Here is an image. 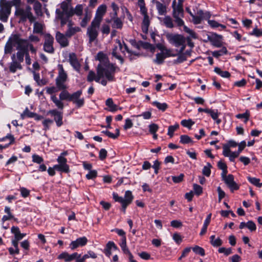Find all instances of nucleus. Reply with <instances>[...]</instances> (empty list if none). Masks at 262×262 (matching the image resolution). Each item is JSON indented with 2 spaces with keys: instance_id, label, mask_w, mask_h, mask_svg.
<instances>
[{
  "instance_id": "nucleus-18",
  "label": "nucleus",
  "mask_w": 262,
  "mask_h": 262,
  "mask_svg": "<svg viewBox=\"0 0 262 262\" xmlns=\"http://www.w3.org/2000/svg\"><path fill=\"white\" fill-rule=\"evenodd\" d=\"M69 62L72 67L77 71L80 69V64L79 62L76 54L71 53L69 55Z\"/></svg>"
},
{
  "instance_id": "nucleus-34",
  "label": "nucleus",
  "mask_w": 262,
  "mask_h": 262,
  "mask_svg": "<svg viewBox=\"0 0 262 262\" xmlns=\"http://www.w3.org/2000/svg\"><path fill=\"white\" fill-rule=\"evenodd\" d=\"M17 50L18 51L15 54V58L17 61L21 63L24 61V58L26 51L24 49H19Z\"/></svg>"
},
{
  "instance_id": "nucleus-15",
  "label": "nucleus",
  "mask_w": 262,
  "mask_h": 262,
  "mask_svg": "<svg viewBox=\"0 0 262 262\" xmlns=\"http://www.w3.org/2000/svg\"><path fill=\"white\" fill-rule=\"evenodd\" d=\"M223 181L229 188L231 191L233 192L234 190H236L239 189V186L234 181V176L232 174H228V177H226L225 179Z\"/></svg>"
},
{
  "instance_id": "nucleus-24",
  "label": "nucleus",
  "mask_w": 262,
  "mask_h": 262,
  "mask_svg": "<svg viewBox=\"0 0 262 262\" xmlns=\"http://www.w3.org/2000/svg\"><path fill=\"white\" fill-rule=\"evenodd\" d=\"M11 232L14 234L15 238L17 241H20L25 237L26 234L25 233H21L18 227L13 226L11 228Z\"/></svg>"
},
{
  "instance_id": "nucleus-49",
  "label": "nucleus",
  "mask_w": 262,
  "mask_h": 262,
  "mask_svg": "<svg viewBox=\"0 0 262 262\" xmlns=\"http://www.w3.org/2000/svg\"><path fill=\"white\" fill-rule=\"evenodd\" d=\"M34 10L35 12V13L37 15H41L42 14L41 12V4L38 2H36L34 3V7H33Z\"/></svg>"
},
{
  "instance_id": "nucleus-41",
  "label": "nucleus",
  "mask_w": 262,
  "mask_h": 262,
  "mask_svg": "<svg viewBox=\"0 0 262 262\" xmlns=\"http://www.w3.org/2000/svg\"><path fill=\"white\" fill-rule=\"evenodd\" d=\"M166 58V56L163 55V53H159L156 54V59L154 60V62L157 64H160L162 63L164 60Z\"/></svg>"
},
{
  "instance_id": "nucleus-54",
  "label": "nucleus",
  "mask_w": 262,
  "mask_h": 262,
  "mask_svg": "<svg viewBox=\"0 0 262 262\" xmlns=\"http://www.w3.org/2000/svg\"><path fill=\"white\" fill-rule=\"evenodd\" d=\"M138 6L139 7L140 12L143 16L148 14H147V9L145 7V2L141 3V4H138Z\"/></svg>"
},
{
  "instance_id": "nucleus-39",
  "label": "nucleus",
  "mask_w": 262,
  "mask_h": 262,
  "mask_svg": "<svg viewBox=\"0 0 262 262\" xmlns=\"http://www.w3.org/2000/svg\"><path fill=\"white\" fill-rule=\"evenodd\" d=\"M247 179L251 184L257 187L260 188L262 186V183H260V180L259 179L248 177Z\"/></svg>"
},
{
  "instance_id": "nucleus-50",
  "label": "nucleus",
  "mask_w": 262,
  "mask_h": 262,
  "mask_svg": "<svg viewBox=\"0 0 262 262\" xmlns=\"http://www.w3.org/2000/svg\"><path fill=\"white\" fill-rule=\"evenodd\" d=\"M120 246L121 247L122 251L124 252V253H129V250H128L126 246V237L121 238V242L120 244Z\"/></svg>"
},
{
  "instance_id": "nucleus-40",
  "label": "nucleus",
  "mask_w": 262,
  "mask_h": 262,
  "mask_svg": "<svg viewBox=\"0 0 262 262\" xmlns=\"http://www.w3.org/2000/svg\"><path fill=\"white\" fill-rule=\"evenodd\" d=\"M35 116H36V114L30 112L28 108H26L20 116L21 119H24L26 117L33 118Z\"/></svg>"
},
{
  "instance_id": "nucleus-46",
  "label": "nucleus",
  "mask_w": 262,
  "mask_h": 262,
  "mask_svg": "<svg viewBox=\"0 0 262 262\" xmlns=\"http://www.w3.org/2000/svg\"><path fill=\"white\" fill-rule=\"evenodd\" d=\"M82 93V91L79 90L72 94H70V101H72L73 102H75L77 99L80 98Z\"/></svg>"
},
{
  "instance_id": "nucleus-36",
  "label": "nucleus",
  "mask_w": 262,
  "mask_h": 262,
  "mask_svg": "<svg viewBox=\"0 0 262 262\" xmlns=\"http://www.w3.org/2000/svg\"><path fill=\"white\" fill-rule=\"evenodd\" d=\"M123 26V23L119 17H115L113 19L112 27L116 29H121Z\"/></svg>"
},
{
  "instance_id": "nucleus-56",
  "label": "nucleus",
  "mask_w": 262,
  "mask_h": 262,
  "mask_svg": "<svg viewBox=\"0 0 262 262\" xmlns=\"http://www.w3.org/2000/svg\"><path fill=\"white\" fill-rule=\"evenodd\" d=\"M74 9L75 14L77 16H81L83 12V6L82 5H77Z\"/></svg>"
},
{
  "instance_id": "nucleus-13",
  "label": "nucleus",
  "mask_w": 262,
  "mask_h": 262,
  "mask_svg": "<svg viewBox=\"0 0 262 262\" xmlns=\"http://www.w3.org/2000/svg\"><path fill=\"white\" fill-rule=\"evenodd\" d=\"M207 38L214 47L219 48L221 47L222 45V40L223 36L221 35H219L215 33H212L211 35L208 36Z\"/></svg>"
},
{
  "instance_id": "nucleus-64",
  "label": "nucleus",
  "mask_w": 262,
  "mask_h": 262,
  "mask_svg": "<svg viewBox=\"0 0 262 262\" xmlns=\"http://www.w3.org/2000/svg\"><path fill=\"white\" fill-rule=\"evenodd\" d=\"M107 154V152L105 149H104V148L101 149L99 151V159L101 160H104L106 158Z\"/></svg>"
},
{
  "instance_id": "nucleus-59",
  "label": "nucleus",
  "mask_w": 262,
  "mask_h": 262,
  "mask_svg": "<svg viewBox=\"0 0 262 262\" xmlns=\"http://www.w3.org/2000/svg\"><path fill=\"white\" fill-rule=\"evenodd\" d=\"M218 251L220 253H224L226 256L232 253V249L231 248H226L224 247L220 248Z\"/></svg>"
},
{
  "instance_id": "nucleus-29",
  "label": "nucleus",
  "mask_w": 262,
  "mask_h": 262,
  "mask_svg": "<svg viewBox=\"0 0 262 262\" xmlns=\"http://www.w3.org/2000/svg\"><path fill=\"white\" fill-rule=\"evenodd\" d=\"M54 167L56 170L61 172L68 173L70 171L68 164H57L55 165Z\"/></svg>"
},
{
  "instance_id": "nucleus-8",
  "label": "nucleus",
  "mask_w": 262,
  "mask_h": 262,
  "mask_svg": "<svg viewBox=\"0 0 262 262\" xmlns=\"http://www.w3.org/2000/svg\"><path fill=\"white\" fill-rule=\"evenodd\" d=\"M100 25V23L93 20L91 25L88 28L87 35L89 36L90 42H93L97 38Z\"/></svg>"
},
{
  "instance_id": "nucleus-10",
  "label": "nucleus",
  "mask_w": 262,
  "mask_h": 262,
  "mask_svg": "<svg viewBox=\"0 0 262 262\" xmlns=\"http://www.w3.org/2000/svg\"><path fill=\"white\" fill-rule=\"evenodd\" d=\"M211 17V14L208 11L204 12L203 10H198L194 17L192 18L193 23L195 25L201 24L203 19H209Z\"/></svg>"
},
{
  "instance_id": "nucleus-53",
  "label": "nucleus",
  "mask_w": 262,
  "mask_h": 262,
  "mask_svg": "<svg viewBox=\"0 0 262 262\" xmlns=\"http://www.w3.org/2000/svg\"><path fill=\"white\" fill-rule=\"evenodd\" d=\"M173 17L174 18V22L178 26H183L184 27V21L181 18L183 16H173Z\"/></svg>"
},
{
  "instance_id": "nucleus-5",
  "label": "nucleus",
  "mask_w": 262,
  "mask_h": 262,
  "mask_svg": "<svg viewBox=\"0 0 262 262\" xmlns=\"http://www.w3.org/2000/svg\"><path fill=\"white\" fill-rule=\"evenodd\" d=\"M11 2L6 0L0 1V20L3 22H7L11 14Z\"/></svg>"
},
{
  "instance_id": "nucleus-17",
  "label": "nucleus",
  "mask_w": 262,
  "mask_h": 262,
  "mask_svg": "<svg viewBox=\"0 0 262 262\" xmlns=\"http://www.w3.org/2000/svg\"><path fill=\"white\" fill-rule=\"evenodd\" d=\"M88 243V239L85 236L78 238L76 240L72 241L70 247L72 250H74L79 247H83Z\"/></svg>"
},
{
  "instance_id": "nucleus-58",
  "label": "nucleus",
  "mask_w": 262,
  "mask_h": 262,
  "mask_svg": "<svg viewBox=\"0 0 262 262\" xmlns=\"http://www.w3.org/2000/svg\"><path fill=\"white\" fill-rule=\"evenodd\" d=\"M184 31L188 33L191 37L192 38H196L197 35L196 33L192 30L188 28L187 26H184Z\"/></svg>"
},
{
  "instance_id": "nucleus-52",
  "label": "nucleus",
  "mask_w": 262,
  "mask_h": 262,
  "mask_svg": "<svg viewBox=\"0 0 262 262\" xmlns=\"http://www.w3.org/2000/svg\"><path fill=\"white\" fill-rule=\"evenodd\" d=\"M181 124L183 126L190 128L194 124V122L191 119L183 120L181 121Z\"/></svg>"
},
{
  "instance_id": "nucleus-33",
  "label": "nucleus",
  "mask_w": 262,
  "mask_h": 262,
  "mask_svg": "<svg viewBox=\"0 0 262 262\" xmlns=\"http://www.w3.org/2000/svg\"><path fill=\"white\" fill-rule=\"evenodd\" d=\"M115 134L112 133L108 130H103L102 132V133L104 134L109 138H112L113 139H117L120 135V130L118 128L116 129Z\"/></svg>"
},
{
  "instance_id": "nucleus-35",
  "label": "nucleus",
  "mask_w": 262,
  "mask_h": 262,
  "mask_svg": "<svg viewBox=\"0 0 262 262\" xmlns=\"http://www.w3.org/2000/svg\"><path fill=\"white\" fill-rule=\"evenodd\" d=\"M43 26L41 23L35 22L33 26V33L42 34Z\"/></svg>"
},
{
  "instance_id": "nucleus-60",
  "label": "nucleus",
  "mask_w": 262,
  "mask_h": 262,
  "mask_svg": "<svg viewBox=\"0 0 262 262\" xmlns=\"http://www.w3.org/2000/svg\"><path fill=\"white\" fill-rule=\"evenodd\" d=\"M250 34L256 37H260L262 36V29H259L255 28L253 30L252 32L250 33Z\"/></svg>"
},
{
  "instance_id": "nucleus-26",
  "label": "nucleus",
  "mask_w": 262,
  "mask_h": 262,
  "mask_svg": "<svg viewBox=\"0 0 262 262\" xmlns=\"http://www.w3.org/2000/svg\"><path fill=\"white\" fill-rule=\"evenodd\" d=\"M105 104L108 107V111L111 112H115L118 109V106L114 104L112 98H108L105 101Z\"/></svg>"
},
{
  "instance_id": "nucleus-55",
  "label": "nucleus",
  "mask_w": 262,
  "mask_h": 262,
  "mask_svg": "<svg viewBox=\"0 0 262 262\" xmlns=\"http://www.w3.org/2000/svg\"><path fill=\"white\" fill-rule=\"evenodd\" d=\"M53 123V120L50 119H46L44 120L42 122V124L44 126L43 129L45 130H47L50 128V125Z\"/></svg>"
},
{
  "instance_id": "nucleus-11",
  "label": "nucleus",
  "mask_w": 262,
  "mask_h": 262,
  "mask_svg": "<svg viewBox=\"0 0 262 262\" xmlns=\"http://www.w3.org/2000/svg\"><path fill=\"white\" fill-rule=\"evenodd\" d=\"M183 0H173L172 4V16H183Z\"/></svg>"
},
{
  "instance_id": "nucleus-3",
  "label": "nucleus",
  "mask_w": 262,
  "mask_h": 262,
  "mask_svg": "<svg viewBox=\"0 0 262 262\" xmlns=\"http://www.w3.org/2000/svg\"><path fill=\"white\" fill-rule=\"evenodd\" d=\"M15 14L19 17L21 21H26L27 19H29L30 22L33 23L35 20V17L31 12V7L29 6H20L15 10Z\"/></svg>"
},
{
  "instance_id": "nucleus-12",
  "label": "nucleus",
  "mask_w": 262,
  "mask_h": 262,
  "mask_svg": "<svg viewBox=\"0 0 262 262\" xmlns=\"http://www.w3.org/2000/svg\"><path fill=\"white\" fill-rule=\"evenodd\" d=\"M68 38L66 33L64 34L59 31H57L56 33L55 39L61 47L64 48L69 46V41L68 39Z\"/></svg>"
},
{
  "instance_id": "nucleus-51",
  "label": "nucleus",
  "mask_w": 262,
  "mask_h": 262,
  "mask_svg": "<svg viewBox=\"0 0 262 262\" xmlns=\"http://www.w3.org/2000/svg\"><path fill=\"white\" fill-rule=\"evenodd\" d=\"M193 251L201 256H204L205 254V250L203 248L198 246H195L192 248Z\"/></svg>"
},
{
  "instance_id": "nucleus-28",
  "label": "nucleus",
  "mask_w": 262,
  "mask_h": 262,
  "mask_svg": "<svg viewBox=\"0 0 262 262\" xmlns=\"http://www.w3.org/2000/svg\"><path fill=\"white\" fill-rule=\"evenodd\" d=\"M81 31L80 27L78 26H74L72 28H68L66 32L67 36L69 38H71L72 36L74 35L76 33L79 32Z\"/></svg>"
},
{
  "instance_id": "nucleus-48",
  "label": "nucleus",
  "mask_w": 262,
  "mask_h": 262,
  "mask_svg": "<svg viewBox=\"0 0 262 262\" xmlns=\"http://www.w3.org/2000/svg\"><path fill=\"white\" fill-rule=\"evenodd\" d=\"M212 167L211 165L209 163H207V165L205 166L202 170V173L206 177H209L211 173L210 168Z\"/></svg>"
},
{
  "instance_id": "nucleus-14",
  "label": "nucleus",
  "mask_w": 262,
  "mask_h": 262,
  "mask_svg": "<svg viewBox=\"0 0 262 262\" xmlns=\"http://www.w3.org/2000/svg\"><path fill=\"white\" fill-rule=\"evenodd\" d=\"M48 114L54 117V120L55 121L56 124L58 127H60L63 124L62 112L58 111V110L55 109V110H50L48 112Z\"/></svg>"
},
{
  "instance_id": "nucleus-47",
  "label": "nucleus",
  "mask_w": 262,
  "mask_h": 262,
  "mask_svg": "<svg viewBox=\"0 0 262 262\" xmlns=\"http://www.w3.org/2000/svg\"><path fill=\"white\" fill-rule=\"evenodd\" d=\"M180 143L182 144H188L190 143H192L193 141L190 137H189L188 135H181L180 136Z\"/></svg>"
},
{
  "instance_id": "nucleus-43",
  "label": "nucleus",
  "mask_w": 262,
  "mask_h": 262,
  "mask_svg": "<svg viewBox=\"0 0 262 262\" xmlns=\"http://www.w3.org/2000/svg\"><path fill=\"white\" fill-rule=\"evenodd\" d=\"M179 127V124L176 123L173 125H170L168 127L167 135L172 137L173 136V133Z\"/></svg>"
},
{
  "instance_id": "nucleus-32",
  "label": "nucleus",
  "mask_w": 262,
  "mask_h": 262,
  "mask_svg": "<svg viewBox=\"0 0 262 262\" xmlns=\"http://www.w3.org/2000/svg\"><path fill=\"white\" fill-rule=\"evenodd\" d=\"M214 71L216 74L223 78H229L231 75L229 72L226 71H222L220 68L218 67H215L214 69Z\"/></svg>"
},
{
  "instance_id": "nucleus-4",
  "label": "nucleus",
  "mask_w": 262,
  "mask_h": 262,
  "mask_svg": "<svg viewBox=\"0 0 262 262\" xmlns=\"http://www.w3.org/2000/svg\"><path fill=\"white\" fill-rule=\"evenodd\" d=\"M169 42L176 47H181L180 53H182L186 47V39L183 36L179 34L168 33L166 35Z\"/></svg>"
},
{
  "instance_id": "nucleus-30",
  "label": "nucleus",
  "mask_w": 262,
  "mask_h": 262,
  "mask_svg": "<svg viewBox=\"0 0 262 262\" xmlns=\"http://www.w3.org/2000/svg\"><path fill=\"white\" fill-rule=\"evenodd\" d=\"M26 42L23 45L20 49H24L25 51H28L29 48L31 52L33 54H36L37 50L35 49L32 43H29L27 39H25Z\"/></svg>"
},
{
  "instance_id": "nucleus-62",
  "label": "nucleus",
  "mask_w": 262,
  "mask_h": 262,
  "mask_svg": "<svg viewBox=\"0 0 262 262\" xmlns=\"http://www.w3.org/2000/svg\"><path fill=\"white\" fill-rule=\"evenodd\" d=\"M133 126V123L132 120L129 118L125 119V124L123 126V128L125 130H127L132 128Z\"/></svg>"
},
{
  "instance_id": "nucleus-9",
  "label": "nucleus",
  "mask_w": 262,
  "mask_h": 262,
  "mask_svg": "<svg viewBox=\"0 0 262 262\" xmlns=\"http://www.w3.org/2000/svg\"><path fill=\"white\" fill-rule=\"evenodd\" d=\"M54 39L50 34H47L45 35V41L43 43V49L45 52L53 54L54 53V48L53 47Z\"/></svg>"
},
{
  "instance_id": "nucleus-2",
  "label": "nucleus",
  "mask_w": 262,
  "mask_h": 262,
  "mask_svg": "<svg viewBox=\"0 0 262 262\" xmlns=\"http://www.w3.org/2000/svg\"><path fill=\"white\" fill-rule=\"evenodd\" d=\"M25 39L20 38V35L13 34L8 38V41L4 47V53L5 54H10L12 52L13 46L16 45V49H20L23 45L26 42Z\"/></svg>"
},
{
  "instance_id": "nucleus-31",
  "label": "nucleus",
  "mask_w": 262,
  "mask_h": 262,
  "mask_svg": "<svg viewBox=\"0 0 262 262\" xmlns=\"http://www.w3.org/2000/svg\"><path fill=\"white\" fill-rule=\"evenodd\" d=\"M163 24L168 28H172L174 25L172 18L169 16H165L162 20Z\"/></svg>"
},
{
  "instance_id": "nucleus-57",
  "label": "nucleus",
  "mask_w": 262,
  "mask_h": 262,
  "mask_svg": "<svg viewBox=\"0 0 262 262\" xmlns=\"http://www.w3.org/2000/svg\"><path fill=\"white\" fill-rule=\"evenodd\" d=\"M112 249L116 250L118 249V248L114 243V242L110 241L107 243L106 247L104 250H112Z\"/></svg>"
},
{
  "instance_id": "nucleus-22",
  "label": "nucleus",
  "mask_w": 262,
  "mask_h": 262,
  "mask_svg": "<svg viewBox=\"0 0 262 262\" xmlns=\"http://www.w3.org/2000/svg\"><path fill=\"white\" fill-rule=\"evenodd\" d=\"M56 18L60 20L61 26H64L66 24L68 23L69 17L64 15L63 13L61 12V10L59 9H56Z\"/></svg>"
},
{
  "instance_id": "nucleus-27",
  "label": "nucleus",
  "mask_w": 262,
  "mask_h": 262,
  "mask_svg": "<svg viewBox=\"0 0 262 262\" xmlns=\"http://www.w3.org/2000/svg\"><path fill=\"white\" fill-rule=\"evenodd\" d=\"M210 242L211 245L213 247H219L223 244L222 240L218 237L215 238V236L212 235L210 237Z\"/></svg>"
},
{
  "instance_id": "nucleus-38",
  "label": "nucleus",
  "mask_w": 262,
  "mask_h": 262,
  "mask_svg": "<svg viewBox=\"0 0 262 262\" xmlns=\"http://www.w3.org/2000/svg\"><path fill=\"white\" fill-rule=\"evenodd\" d=\"M91 14L86 12L84 14V16L80 23V25L82 27H85L88 23L90 20L91 18Z\"/></svg>"
},
{
  "instance_id": "nucleus-45",
  "label": "nucleus",
  "mask_w": 262,
  "mask_h": 262,
  "mask_svg": "<svg viewBox=\"0 0 262 262\" xmlns=\"http://www.w3.org/2000/svg\"><path fill=\"white\" fill-rule=\"evenodd\" d=\"M59 99L61 100L70 101V94L67 91L63 90L59 94Z\"/></svg>"
},
{
  "instance_id": "nucleus-23",
  "label": "nucleus",
  "mask_w": 262,
  "mask_h": 262,
  "mask_svg": "<svg viewBox=\"0 0 262 262\" xmlns=\"http://www.w3.org/2000/svg\"><path fill=\"white\" fill-rule=\"evenodd\" d=\"M151 2L156 4V9L159 15H163L166 13V7L163 4L157 0H151Z\"/></svg>"
},
{
  "instance_id": "nucleus-37",
  "label": "nucleus",
  "mask_w": 262,
  "mask_h": 262,
  "mask_svg": "<svg viewBox=\"0 0 262 262\" xmlns=\"http://www.w3.org/2000/svg\"><path fill=\"white\" fill-rule=\"evenodd\" d=\"M150 24L149 18L148 14L143 15L142 21V29L144 31H147Z\"/></svg>"
},
{
  "instance_id": "nucleus-6",
  "label": "nucleus",
  "mask_w": 262,
  "mask_h": 262,
  "mask_svg": "<svg viewBox=\"0 0 262 262\" xmlns=\"http://www.w3.org/2000/svg\"><path fill=\"white\" fill-rule=\"evenodd\" d=\"M58 73L56 78V85L59 90H65L67 88L64 83L68 78V75L63 69L62 64H59L57 66Z\"/></svg>"
},
{
  "instance_id": "nucleus-21",
  "label": "nucleus",
  "mask_w": 262,
  "mask_h": 262,
  "mask_svg": "<svg viewBox=\"0 0 262 262\" xmlns=\"http://www.w3.org/2000/svg\"><path fill=\"white\" fill-rule=\"evenodd\" d=\"M133 199V196L130 191L127 190L125 193L124 198L119 196L117 202H119L121 205L126 203H131Z\"/></svg>"
},
{
  "instance_id": "nucleus-16",
  "label": "nucleus",
  "mask_w": 262,
  "mask_h": 262,
  "mask_svg": "<svg viewBox=\"0 0 262 262\" xmlns=\"http://www.w3.org/2000/svg\"><path fill=\"white\" fill-rule=\"evenodd\" d=\"M106 11V6L104 4L99 6L96 12L95 16L93 20L101 23L103 16Z\"/></svg>"
},
{
  "instance_id": "nucleus-42",
  "label": "nucleus",
  "mask_w": 262,
  "mask_h": 262,
  "mask_svg": "<svg viewBox=\"0 0 262 262\" xmlns=\"http://www.w3.org/2000/svg\"><path fill=\"white\" fill-rule=\"evenodd\" d=\"M236 118H237V119H244L245 120H244V122L245 123H247V121L249 120V117H250V112L249 111L247 110L245 113H243V114H237L236 116H235Z\"/></svg>"
},
{
  "instance_id": "nucleus-61",
  "label": "nucleus",
  "mask_w": 262,
  "mask_h": 262,
  "mask_svg": "<svg viewBox=\"0 0 262 262\" xmlns=\"http://www.w3.org/2000/svg\"><path fill=\"white\" fill-rule=\"evenodd\" d=\"M246 227L251 231H254L256 229L255 224L252 221H249L247 223Z\"/></svg>"
},
{
  "instance_id": "nucleus-19",
  "label": "nucleus",
  "mask_w": 262,
  "mask_h": 262,
  "mask_svg": "<svg viewBox=\"0 0 262 262\" xmlns=\"http://www.w3.org/2000/svg\"><path fill=\"white\" fill-rule=\"evenodd\" d=\"M12 61L9 65V70L11 73H14L17 69L21 70L22 66L21 63L16 60L15 54L11 56Z\"/></svg>"
},
{
  "instance_id": "nucleus-25",
  "label": "nucleus",
  "mask_w": 262,
  "mask_h": 262,
  "mask_svg": "<svg viewBox=\"0 0 262 262\" xmlns=\"http://www.w3.org/2000/svg\"><path fill=\"white\" fill-rule=\"evenodd\" d=\"M207 22L209 26L212 29H215L217 28H220V30H225L226 28V26L224 25L220 24L215 20H211L210 18L207 19Z\"/></svg>"
},
{
  "instance_id": "nucleus-63",
  "label": "nucleus",
  "mask_w": 262,
  "mask_h": 262,
  "mask_svg": "<svg viewBox=\"0 0 262 262\" xmlns=\"http://www.w3.org/2000/svg\"><path fill=\"white\" fill-rule=\"evenodd\" d=\"M97 172L96 170H90L89 173L86 175V178L89 179H93L97 177Z\"/></svg>"
},
{
  "instance_id": "nucleus-20",
  "label": "nucleus",
  "mask_w": 262,
  "mask_h": 262,
  "mask_svg": "<svg viewBox=\"0 0 262 262\" xmlns=\"http://www.w3.org/2000/svg\"><path fill=\"white\" fill-rule=\"evenodd\" d=\"M78 255V253L75 252L72 254H69L67 252H63L58 256V259H63L65 262H70L76 258Z\"/></svg>"
},
{
  "instance_id": "nucleus-1",
  "label": "nucleus",
  "mask_w": 262,
  "mask_h": 262,
  "mask_svg": "<svg viewBox=\"0 0 262 262\" xmlns=\"http://www.w3.org/2000/svg\"><path fill=\"white\" fill-rule=\"evenodd\" d=\"M97 59L100 63L97 66V77L95 81L99 82L102 78H105L108 81H115V73L119 68L115 64L110 63L106 55L101 52L97 54Z\"/></svg>"
},
{
  "instance_id": "nucleus-7",
  "label": "nucleus",
  "mask_w": 262,
  "mask_h": 262,
  "mask_svg": "<svg viewBox=\"0 0 262 262\" xmlns=\"http://www.w3.org/2000/svg\"><path fill=\"white\" fill-rule=\"evenodd\" d=\"M115 41L117 45L115 46L113 48L112 54L114 57L120 60L121 62L122 63L123 59L120 55V52L124 53L125 51L129 53H131L132 52L128 49L125 43L122 45L120 40L116 39Z\"/></svg>"
},
{
  "instance_id": "nucleus-44",
  "label": "nucleus",
  "mask_w": 262,
  "mask_h": 262,
  "mask_svg": "<svg viewBox=\"0 0 262 262\" xmlns=\"http://www.w3.org/2000/svg\"><path fill=\"white\" fill-rule=\"evenodd\" d=\"M152 105L156 106L159 110H161L162 111H165L168 106L166 103H160L158 101H154L152 103Z\"/></svg>"
}]
</instances>
